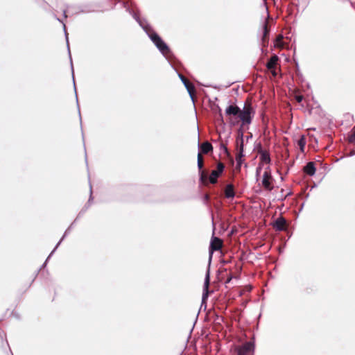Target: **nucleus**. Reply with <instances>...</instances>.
Returning <instances> with one entry per match:
<instances>
[{
    "label": "nucleus",
    "mask_w": 355,
    "mask_h": 355,
    "mask_svg": "<svg viewBox=\"0 0 355 355\" xmlns=\"http://www.w3.org/2000/svg\"><path fill=\"white\" fill-rule=\"evenodd\" d=\"M123 6L142 28L150 40L158 49L159 52L166 58L171 67L177 73L179 78L184 85L191 98L193 100V93L195 89L194 86L187 80L182 73L178 71V66H180L181 63L175 58L168 44L162 40L158 33L155 31L152 26L147 22L146 19L140 18L139 14L128 6V3L127 1L123 2Z\"/></svg>",
    "instance_id": "1"
},
{
    "label": "nucleus",
    "mask_w": 355,
    "mask_h": 355,
    "mask_svg": "<svg viewBox=\"0 0 355 355\" xmlns=\"http://www.w3.org/2000/svg\"><path fill=\"white\" fill-rule=\"evenodd\" d=\"M225 115L229 117L228 123L230 127L241 125L237 132L244 133V127L252 123L255 115V109L251 103H245L243 109L236 104L228 105L225 111Z\"/></svg>",
    "instance_id": "2"
},
{
    "label": "nucleus",
    "mask_w": 355,
    "mask_h": 355,
    "mask_svg": "<svg viewBox=\"0 0 355 355\" xmlns=\"http://www.w3.org/2000/svg\"><path fill=\"white\" fill-rule=\"evenodd\" d=\"M89 187H90V196H89V200L87 201V202L86 203V205L84 206V207L82 209V210L79 212L77 218L74 220V221L69 225V227L65 230L62 237L60 239V240L58 241V243L56 244V245L55 246L54 249L51 251V254H53L55 252V251L56 250V249L58 248V246L60 245V243H62V241L64 239V238L67 236V235L70 232L73 225H74V223L76 222V220L78 218L80 217V216H82L86 211L87 209L89 207L90 205H91V202L93 200V197H92V185L91 184H89Z\"/></svg>",
    "instance_id": "3"
},
{
    "label": "nucleus",
    "mask_w": 355,
    "mask_h": 355,
    "mask_svg": "<svg viewBox=\"0 0 355 355\" xmlns=\"http://www.w3.org/2000/svg\"><path fill=\"white\" fill-rule=\"evenodd\" d=\"M55 18H56V19L58 21L62 23V25H63V29H64V35H65V38H66V42H67V50H68V53H69L70 63H71V73H72V78H73V89H74L75 94H76V98L77 106H78V108H79L78 99V95H77V92H76V83H75L74 70H73V62H72V58H71V51H70V49H69L68 33L67 32L66 26H65V24L64 23V21L62 19H60V18L57 17H55ZM78 114H79V117H80V123H82V119H81V115H80V109H78Z\"/></svg>",
    "instance_id": "4"
},
{
    "label": "nucleus",
    "mask_w": 355,
    "mask_h": 355,
    "mask_svg": "<svg viewBox=\"0 0 355 355\" xmlns=\"http://www.w3.org/2000/svg\"><path fill=\"white\" fill-rule=\"evenodd\" d=\"M222 243L220 239L213 236L209 247V260L207 268L210 270L211 263L213 257V254L215 251L220 250Z\"/></svg>",
    "instance_id": "5"
},
{
    "label": "nucleus",
    "mask_w": 355,
    "mask_h": 355,
    "mask_svg": "<svg viewBox=\"0 0 355 355\" xmlns=\"http://www.w3.org/2000/svg\"><path fill=\"white\" fill-rule=\"evenodd\" d=\"M254 348V342L248 341L236 349V355H253Z\"/></svg>",
    "instance_id": "6"
},
{
    "label": "nucleus",
    "mask_w": 355,
    "mask_h": 355,
    "mask_svg": "<svg viewBox=\"0 0 355 355\" xmlns=\"http://www.w3.org/2000/svg\"><path fill=\"white\" fill-rule=\"evenodd\" d=\"M225 165L222 162H219L216 165V169L213 170L209 175V182L211 184H216L218 182V178L223 174L225 170Z\"/></svg>",
    "instance_id": "7"
},
{
    "label": "nucleus",
    "mask_w": 355,
    "mask_h": 355,
    "mask_svg": "<svg viewBox=\"0 0 355 355\" xmlns=\"http://www.w3.org/2000/svg\"><path fill=\"white\" fill-rule=\"evenodd\" d=\"M279 61V57L273 54L266 63V68L269 70L274 77H276L278 74L277 71V64Z\"/></svg>",
    "instance_id": "8"
},
{
    "label": "nucleus",
    "mask_w": 355,
    "mask_h": 355,
    "mask_svg": "<svg viewBox=\"0 0 355 355\" xmlns=\"http://www.w3.org/2000/svg\"><path fill=\"white\" fill-rule=\"evenodd\" d=\"M274 180L270 171H266L263 175L261 181L262 186L265 189L271 191L274 187L272 185V181Z\"/></svg>",
    "instance_id": "9"
},
{
    "label": "nucleus",
    "mask_w": 355,
    "mask_h": 355,
    "mask_svg": "<svg viewBox=\"0 0 355 355\" xmlns=\"http://www.w3.org/2000/svg\"><path fill=\"white\" fill-rule=\"evenodd\" d=\"M210 284V270L209 268H207L205 277V281L203 284V292H202V302H207L208 299V296L209 294V287Z\"/></svg>",
    "instance_id": "10"
},
{
    "label": "nucleus",
    "mask_w": 355,
    "mask_h": 355,
    "mask_svg": "<svg viewBox=\"0 0 355 355\" xmlns=\"http://www.w3.org/2000/svg\"><path fill=\"white\" fill-rule=\"evenodd\" d=\"M263 34L261 37V44L263 48H266L268 45L269 42V35H270V28L267 21H265L263 24Z\"/></svg>",
    "instance_id": "11"
},
{
    "label": "nucleus",
    "mask_w": 355,
    "mask_h": 355,
    "mask_svg": "<svg viewBox=\"0 0 355 355\" xmlns=\"http://www.w3.org/2000/svg\"><path fill=\"white\" fill-rule=\"evenodd\" d=\"M287 220L286 218L283 216H279L274 220L272 227L276 231L282 232L285 230Z\"/></svg>",
    "instance_id": "12"
},
{
    "label": "nucleus",
    "mask_w": 355,
    "mask_h": 355,
    "mask_svg": "<svg viewBox=\"0 0 355 355\" xmlns=\"http://www.w3.org/2000/svg\"><path fill=\"white\" fill-rule=\"evenodd\" d=\"M259 159L261 162L265 164H270L271 162L270 155L268 150L263 149L260 145V149L259 150Z\"/></svg>",
    "instance_id": "13"
},
{
    "label": "nucleus",
    "mask_w": 355,
    "mask_h": 355,
    "mask_svg": "<svg viewBox=\"0 0 355 355\" xmlns=\"http://www.w3.org/2000/svg\"><path fill=\"white\" fill-rule=\"evenodd\" d=\"M303 172L309 176H313L316 172V167L313 162H309L303 168Z\"/></svg>",
    "instance_id": "14"
},
{
    "label": "nucleus",
    "mask_w": 355,
    "mask_h": 355,
    "mask_svg": "<svg viewBox=\"0 0 355 355\" xmlns=\"http://www.w3.org/2000/svg\"><path fill=\"white\" fill-rule=\"evenodd\" d=\"M198 150L200 153L207 154L213 150V146L209 142L205 141L201 144H198Z\"/></svg>",
    "instance_id": "15"
},
{
    "label": "nucleus",
    "mask_w": 355,
    "mask_h": 355,
    "mask_svg": "<svg viewBox=\"0 0 355 355\" xmlns=\"http://www.w3.org/2000/svg\"><path fill=\"white\" fill-rule=\"evenodd\" d=\"M225 196L228 199L234 198L235 192L234 185L232 184H228L226 185L225 189Z\"/></svg>",
    "instance_id": "16"
},
{
    "label": "nucleus",
    "mask_w": 355,
    "mask_h": 355,
    "mask_svg": "<svg viewBox=\"0 0 355 355\" xmlns=\"http://www.w3.org/2000/svg\"><path fill=\"white\" fill-rule=\"evenodd\" d=\"M197 165H198V168L199 170L200 180L203 181V180L205 178V174L202 171V168H203L202 158V156H201L200 152H198V154Z\"/></svg>",
    "instance_id": "17"
},
{
    "label": "nucleus",
    "mask_w": 355,
    "mask_h": 355,
    "mask_svg": "<svg viewBox=\"0 0 355 355\" xmlns=\"http://www.w3.org/2000/svg\"><path fill=\"white\" fill-rule=\"evenodd\" d=\"M306 142V137L304 135H301L300 139L297 140V146L302 152L304 151Z\"/></svg>",
    "instance_id": "18"
},
{
    "label": "nucleus",
    "mask_w": 355,
    "mask_h": 355,
    "mask_svg": "<svg viewBox=\"0 0 355 355\" xmlns=\"http://www.w3.org/2000/svg\"><path fill=\"white\" fill-rule=\"evenodd\" d=\"M220 150H223L224 154L227 156V157L230 158L231 159L232 162L233 163L234 161H233L231 153H230L229 149L227 148L226 144H225L223 143H220Z\"/></svg>",
    "instance_id": "19"
},
{
    "label": "nucleus",
    "mask_w": 355,
    "mask_h": 355,
    "mask_svg": "<svg viewBox=\"0 0 355 355\" xmlns=\"http://www.w3.org/2000/svg\"><path fill=\"white\" fill-rule=\"evenodd\" d=\"M245 155H236V168L240 169L243 163V157Z\"/></svg>",
    "instance_id": "20"
},
{
    "label": "nucleus",
    "mask_w": 355,
    "mask_h": 355,
    "mask_svg": "<svg viewBox=\"0 0 355 355\" xmlns=\"http://www.w3.org/2000/svg\"><path fill=\"white\" fill-rule=\"evenodd\" d=\"M236 154L238 155H245L244 154V145L243 143L236 142Z\"/></svg>",
    "instance_id": "21"
},
{
    "label": "nucleus",
    "mask_w": 355,
    "mask_h": 355,
    "mask_svg": "<svg viewBox=\"0 0 355 355\" xmlns=\"http://www.w3.org/2000/svg\"><path fill=\"white\" fill-rule=\"evenodd\" d=\"M348 140L350 143H355V126L352 128L351 134L349 135Z\"/></svg>",
    "instance_id": "22"
},
{
    "label": "nucleus",
    "mask_w": 355,
    "mask_h": 355,
    "mask_svg": "<svg viewBox=\"0 0 355 355\" xmlns=\"http://www.w3.org/2000/svg\"><path fill=\"white\" fill-rule=\"evenodd\" d=\"M218 110H219V114H218V118H217V121L220 123L223 126L225 125V123L224 121V119H223V114L221 112V109L220 107H218Z\"/></svg>",
    "instance_id": "23"
},
{
    "label": "nucleus",
    "mask_w": 355,
    "mask_h": 355,
    "mask_svg": "<svg viewBox=\"0 0 355 355\" xmlns=\"http://www.w3.org/2000/svg\"><path fill=\"white\" fill-rule=\"evenodd\" d=\"M243 137H244V133L237 132L236 142L239 141V143H243L244 142Z\"/></svg>",
    "instance_id": "24"
},
{
    "label": "nucleus",
    "mask_w": 355,
    "mask_h": 355,
    "mask_svg": "<svg viewBox=\"0 0 355 355\" xmlns=\"http://www.w3.org/2000/svg\"><path fill=\"white\" fill-rule=\"evenodd\" d=\"M294 99L296 102L300 103L302 102L303 99H304V96L302 94H295L294 96Z\"/></svg>",
    "instance_id": "25"
},
{
    "label": "nucleus",
    "mask_w": 355,
    "mask_h": 355,
    "mask_svg": "<svg viewBox=\"0 0 355 355\" xmlns=\"http://www.w3.org/2000/svg\"><path fill=\"white\" fill-rule=\"evenodd\" d=\"M53 254H51V252L50 253V254L48 256V257L46 258V261H44V263L42 265V266L40 267V270L46 267V263H47V261H49V259H50V257L52 256Z\"/></svg>",
    "instance_id": "26"
},
{
    "label": "nucleus",
    "mask_w": 355,
    "mask_h": 355,
    "mask_svg": "<svg viewBox=\"0 0 355 355\" xmlns=\"http://www.w3.org/2000/svg\"><path fill=\"white\" fill-rule=\"evenodd\" d=\"M203 200L205 204H207L209 201V196L207 194H205L203 197Z\"/></svg>",
    "instance_id": "27"
},
{
    "label": "nucleus",
    "mask_w": 355,
    "mask_h": 355,
    "mask_svg": "<svg viewBox=\"0 0 355 355\" xmlns=\"http://www.w3.org/2000/svg\"><path fill=\"white\" fill-rule=\"evenodd\" d=\"M261 168H262V167L260 165L257 168V170H256V175H257V176H258L259 175V173H260V172L261 171Z\"/></svg>",
    "instance_id": "28"
},
{
    "label": "nucleus",
    "mask_w": 355,
    "mask_h": 355,
    "mask_svg": "<svg viewBox=\"0 0 355 355\" xmlns=\"http://www.w3.org/2000/svg\"><path fill=\"white\" fill-rule=\"evenodd\" d=\"M263 1V5L264 6V7L266 8V12H267V14L268 15H269L268 13V7L266 6V0H262Z\"/></svg>",
    "instance_id": "29"
},
{
    "label": "nucleus",
    "mask_w": 355,
    "mask_h": 355,
    "mask_svg": "<svg viewBox=\"0 0 355 355\" xmlns=\"http://www.w3.org/2000/svg\"><path fill=\"white\" fill-rule=\"evenodd\" d=\"M91 11H92L91 10L85 8V9L80 10L78 12H89Z\"/></svg>",
    "instance_id": "30"
},
{
    "label": "nucleus",
    "mask_w": 355,
    "mask_h": 355,
    "mask_svg": "<svg viewBox=\"0 0 355 355\" xmlns=\"http://www.w3.org/2000/svg\"><path fill=\"white\" fill-rule=\"evenodd\" d=\"M232 278H233L232 275H230V277H227V280H226L225 283H226V284L230 283Z\"/></svg>",
    "instance_id": "31"
},
{
    "label": "nucleus",
    "mask_w": 355,
    "mask_h": 355,
    "mask_svg": "<svg viewBox=\"0 0 355 355\" xmlns=\"http://www.w3.org/2000/svg\"><path fill=\"white\" fill-rule=\"evenodd\" d=\"M348 1H349L351 6L355 10V3L351 1L350 0H349Z\"/></svg>",
    "instance_id": "32"
},
{
    "label": "nucleus",
    "mask_w": 355,
    "mask_h": 355,
    "mask_svg": "<svg viewBox=\"0 0 355 355\" xmlns=\"http://www.w3.org/2000/svg\"><path fill=\"white\" fill-rule=\"evenodd\" d=\"M355 155V150H351L349 153V156H353Z\"/></svg>",
    "instance_id": "33"
},
{
    "label": "nucleus",
    "mask_w": 355,
    "mask_h": 355,
    "mask_svg": "<svg viewBox=\"0 0 355 355\" xmlns=\"http://www.w3.org/2000/svg\"><path fill=\"white\" fill-rule=\"evenodd\" d=\"M211 221H212V225L214 227L215 226V223H214V214H211Z\"/></svg>",
    "instance_id": "34"
},
{
    "label": "nucleus",
    "mask_w": 355,
    "mask_h": 355,
    "mask_svg": "<svg viewBox=\"0 0 355 355\" xmlns=\"http://www.w3.org/2000/svg\"><path fill=\"white\" fill-rule=\"evenodd\" d=\"M252 137V133H250V135L248 136H247L246 139L247 140H249L250 139H251Z\"/></svg>",
    "instance_id": "35"
},
{
    "label": "nucleus",
    "mask_w": 355,
    "mask_h": 355,
    "mask_svg": "<svg viewBox=\"0 0 355 355\" xmlns=\"http://www.w3.org/2000/svg\"><path fill=\"white\" fill-rule=\"evenodd\" d=\"M63 16H64V18H67V12H66V10H65L63 11Z\"/></svg>",
    "instance_id": "36"
},
{
    "label": "nucleus",
    "mask_w": 355,
    "mask_h": 355,
    "mask_svg": "<svg viewBox=\"0 0 355 355\" xmlns=\"http://www.w3.org/2000/svg\"><path fill=\"white\" fill-rule=\"evenodd\" d=\"M206 303H207V302H202V303H201V308L202 307L203 304H205V309H206Z\"/></svg>",
    "instance_id": "37"
},
{
    "label": "nucleus",
    "mask_w": 355,
    "mask_h": 355,
    "mask_svg": "<svg viewBox=\"0 0 355 355\" xmlns=\"http://www.w3.org/2000/svg\"><path fill=\"white\" fill-rule=\"evenodd\" d=\"M317 187V184H313L312 189H313V188H315V187Z\"/></svg>",
    "instance_id": "38"
},
{
    "label": "nucleus",
    "mask_w": 355,
    "mask_h": 355,
    "mask_svg": "<svg viewBox=\"0 0 355 355\" xmlns=\"http://www.w3.org/2000/svg\"><path fill=\"white\" fill-rule=\"evenodd\" d=\"M303 206H304V203H302V205H301V208H300V210H302V209Z\"/></svg>",
    "instance_id": "39"
},
{
    "label": "nucleus",
    "mask_w": 355,
    "mask_h": 355,
    "mask_svg": "<svg viewBox=\"0 0 355 355\" xmlns=\"http://www.w3.org/2000/svg\"><path fill=\"white\" fill-rule=\"evenodd\" d=\"M85 161H86V162H87V155H85Z\"/></svg>",
    "instance_id": "40"
},
{
    "label": "nucleus",
    "mask_w": 355,
    "mask_h": 355,
    "mask_svg": "<svg viewBox=\"0 0 355 355\" xmlns=\"http://www.w3.org/2000/svg\"><path fill=\"white\" fill-rule=\"evenodd\" d=\"M223 263H228V261H223Z\"/></svg>",
    "instance_id": "41"
}]
</instances>
